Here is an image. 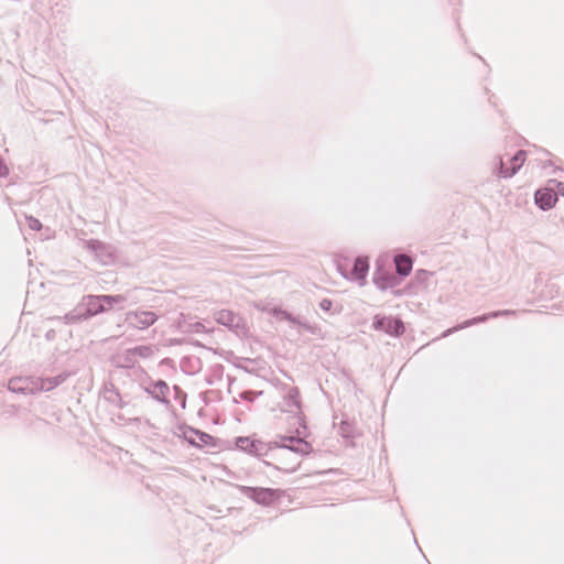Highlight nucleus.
<instances>
[{
    "instance_id": "nucleus-14",
    "label": "nucleus",
    "mask_w": 564,
    "mask_h": 564,
    "mask_svg": "<svg viewBox=\"0 0 564 564\" xmlns=\"http://www.w3.org/2000/svg\"><path fill=\"white\" fill-rule=\"evenodd\" d=\"M215 318L217 323L229 328H238L241 322V318L238 315L228 310H221L217 312Z\"/></svg>"
},
{
    "instance_id": "nucleus-23",
    "label": "nucleus",
    "mask_w": 564,
    "mask_h": 564,
    "mask_svg": "<svg viewBox=\"0 0 564 564\" xmlns=\"http://www.w3.org/2000/svg\"><path fill=\"white\" fill-rule=\"evenodd\" d=\"M26 220H28L29 227L32 230H36L37 231V230H40L42 228V224H41V221L39 219L30 216V217L26 218Z\"/></svg>"
},
{
    "instance_id": "nucleus-21",
    "label": "nucleus",
    "mask_w": 564,
    "mask_h": 564,
    "mask_svg": "<svg viewBox=\"0 0 564 564\" xmlns=\"http://www.w3.org/2000/svg\"><path fill=\"white\" fill-rule=\"evenodd\" d=\"M63 319H64L65 324H76L82 321H86V317L83 313L80 305H78L74 311L67 313L63 317Z\"/></svg>"
},
{
    "instance_id": "nucleus-15",
    "label": "nucleus",
    "mask_w": 564,
    "mask_h": 564,
    "mask_svg": "<svg viewBox=\"0 0 564 564\" xmlns=\"http://www.w3.org/2000/svg\"><path fill=\"white\" fill-rule=\"evenodd\" d=\"M184 437L186 441H188L192 445L195 446H203L205 444H208L212 440V436L205 432L195 430L189 427L186 432H184Z\"/></svg>"
},
{
    "instance_id": "nucleus-3",
    "label": "nucleus",
    "mask_w": 564,
    "mask_h": 564,
    "mask_svg": "<svg viewBox=\"0 0 564 564\" xmlns=\"http://www.w3.org/2000/svg\"><path fill=\"white\" fill-rule=\"evenodd\" d=\"M85 247L87 250L94 253L102 264L107 265L115 261L113 248L109 245H106L99 240L90 239L85 241Z\"/></svg>"
},
{
    "instance_id": "nucleus-19",
    "label": "nucleus",
    "mask_w": 564,
    "mask_h": 564,
    "mask_svg": "<svg viewBox=\"0 0 564 564\" xmlns=\"http://www.w3.org/2000/svg\"><path fill=\"white\" fill-rule=\"evenodd\" d=\"M397 273L401 276H408L412 270V260L405 254H397L394 257Z\"/></svg>"
},
{
    "instance_id": "nucleus-10",
    "label": "nucleus",
    "mask_w": 564,
    "mask_h": 564,
    "mask_svg": "<svg viewBox=\"0 0 564 564\" xmlns=\"http://www.w3.org/2000/svg\"><path fill=\"white\" fill-rule=\"evenodd\" d=\"M534 199L536 205L543 210L552 208L557 200L555 189L552 186L538 189Z\"/></svg>"
},
{
    "instance_id": "nucleus-13",
    "label": "nucleus",
    "mask_w": 564,
    "mask_h": 564,
    "mask_svg": "<svg viewBox=\"0 0 564 564\" xmlns=\"http://www.w3.org/2000/svg\"><path fill=\"white\" fill-rule=\"evenodd\" d=\"M145 391L149 394H151L153 399L158 400L161 403L167 404L170 402L167 399V395L170 393V387L163 380L156 381L151 387L147 388Z\"/></svg>"
},
{
    "instance_id": "nucleus-8",
    "label": "nucleus",
    "mask_w": 564,
    "mask_h": 564,
    "mask_svg": "<svg viewBox=\"0 0 564 564\" xmlns=\"http://www.w3.org/2000/svg\"><path fill=\"white\" fill-rule=\"evenodd\" d=\"M239 490L257 503L269 505L273 500V490L261 487L239 486Z\"/></svg>"
},
{
    "instance_id": "nucleus-12",
    "label": "nucleus",
    "mask_w": 564,
    "mask_h": 564,
    "mask_svg": "<svg viewBox=\"0 0 564 564\" xmlns=\"http://www.w3.org/2000/svg\"><path fill=\"white\" fill-rule=\"evenodd\" d=\"M272 313L279 319L289 321L291 324L297 325L301 328L310 332L311 334H315L316 333V327L315 326H312L306 321H304V319H302L300 317L293 316L288 311H284V310H281V308H274Z\"/></svg>"
},
{
    "instance_id": "nucleus-6",
    "label": "nucleus",
    "mask_w": 564,
    "mask_h": 564,
    "mask_svg": "<svg viewBox=\"0 0 564 564\" xmlns=\"http://www.w3.org/2000/svg\"><path fill=\"white\" fill-rule=\"evenodd\" d=\"M8 389L15 393L34 394L39 391L37 380L30 377H15L9 380Z\"/></svg>"
},
{
    "instance_id": "nucleus-18",
    "label": "nucleus",
    "mask_w": 564,
    "mask_h": 564,
    "mask_svg": "<svg viewBox=\"0 0 564 564\" xmlns=\"http://www.w3.org/2000/svg\"><path fill=\"white\" fill-rule=\"evenodd\" d=\"M236 445L239 449L253 455H260V447H262V443L252 441L249 437H238Z\"/></svg>"
},
{
    "instance_id": "nucleus-2",
    "label": "nucleus",
    "mask_w": 564,
    "mask_h": 564,
    "mask_svg": "<svg viewBox=\"0 0 564 564\" xmlns=\"http://www.w3.org/2000/svg\"><path fill=\"white\" fill-rule=\"evenodd\" d=\"M126 323L137 329H145L158 321V315L151 311H130L126 313Z\"/></svg>"
},
{
    "instance_id": "nucleus-5",
    "label": "nucleus",
    "mask_w": 564,
    "mask_h": 564,
    "mask_svg": "<svg viewBox=\"0 0 564 564\" xmlns=\"http://www.w3.org/2000/svg\"><path fill=\"white\" fill-rule=\"evenodd\" d=\"M373 327L377 330H382L387 334L395 336H399L404 332V325L402 321L390 316H375Z\"/></svg>"
},
{
    "instance_id": "nucleus-26",
    "label": "nucleus",
    "mask_w": 564,
    "mask_h": 564,
    "mask_svg": "<svg viewBox=\"0 0 564 564\" xmlns=\"http://www.w3.org/2000/svg\"><path fill=\"white\" fill-rule=\"evenodd\" d=\"M262 392H254V391H243L240 397L245 400L253 401L257 394H261Z\"/></svg>"
},
{
    "instance_id": "nucleus-9",
    "label": "nucleus",
    "mask_w": 564,
    "mask_h": 564,
    "mask_svg": "<svg viewBox=\"0 0 564 564\" xmlns=\"http://www.w3.org/2000/svg\"><path fill=\"white\" fill-rule=\"evenodd\" d=\"M79 305L86 319L107 311L104 301H101V295L85 296Z\"/></svg>"
},
{
    "instance_id": "nucleus-4",
    "label": "nucleus",
    "mask_w": 564,
    "mask_h": 564,
    "mask_svg": "<svg viewBox=\"0 0 564 564\" xmlns=\"http://www.w3.org/2000/svg\"><path fill=\"white\" fill-rule=\"evenodd\" d=\"M514 314H516V311L502 310V311H495V312H491V313H488V314L476 316V317H473L470 319L465 321L462 324H458V325H456V326H454L452 328L446 329L442 334V337H447L451 334H453L455 332H458L460 329L467 328V327L476 325L478 323H484V322L488 321L489 318H495V317H499V316L514 315Z\"/></svg>"
},
{
    "instance_id": "nucleus-1",
    "label": "nucleus",
    "mask_w": 564,
    "mask_h": 564,
    "mask_svg": "<svg viewBox=\"0 0 564 564\" xmlns=\"http://www.w3.org/2000/svg\"><path fill=\"white\" fill-rule=\"evenodd\" d=\"M271 446V457L276 469L285 473H294L301 465V458L308 455L313 447L301 437L280 436V442L275 441Z\"/></svg>"
},
{
    "instance_id": "nucleus-28",
    "label": "nucleus",
    "mask_w": 564,
    "mask_h": 564,
    "mask_svg": "<svg viewBox=\"0 0 564 564\" xmlns=\"http://www.w3.org/2000/svg\"><path fill=\"white\" fill-rule=\"evenodd\" d=\"M338 269L341 271V273H343V275H344V276H347V275H346V273H344V271H343V267H341L340 264H338Z\"/></svg>"
},
{
    "instance_id": "nucleus-22",
    "label": "nucleus",
    "mask_w": 564,
    "mask_h": 564,
    "mask_svg": "<svg viewBox=\"0 0 564 564\" xmlns=\"http://www.w3.org/2000/svg\"><path fill=\"white\" fill-rule=\"evenodd\" d=\"M547 186H552V188L555 189L556 197L558 195L564 196V183L563 182H558L556 180H551L549 182Z\"/></svg>"
},
{
    "instance_id": "nucleus-24",
    "label": "nucleus",
    "mask_w": 564,
    "mask_h": 564,
    "mask_svg": "<svg viewBox=\"0 0 564 564\" xmlns=\"http://www.w3.org/2000/svg\"><path fill=\"white\" fill-rule=\"evenodd\" d=\"M134 352L141 357H148L151 355L152 349L148 346H139L134 348Z\"/></svg>"
},
{
    "instance_id": "nucleus-16",
    "label": "nucleus",
    "mask_w": 564,
    "mask_h": 564,
    "mask_svg": "<svg viewBox=\"0 0 564 564\" xmlns=\"http://www.w3.org/2000/svg\"><path fill=\"white\" fill-rule=\"evenodd\" d=\"M369 270V261L366 257H358L354 261V267L350 272V279L362 280L366 278Z\"/></svg>"
},
{
    "instance_id": "nucleus-11",
    "label": "nucleus",
    "mask_w": 564,
    "mask_h": 564,
    "mask_svg": "<svg viewBox=\"0 0 564 564\" xmlns=\"http://www.w3.org/2000/svg\"><path fill=\"white\" fill-rule=\"evenodd\" d=\"M300 392L297 388H290L286 394L283 398V401L281 403V410L284 412H290L293 414H297L301 411V403H300Z\"/></svg>"
},
{
    "instance_id": "nucleus-27",
    "label": "nucleus",
    "mask_w": 564,
    "mask_h": 564,
    "mask_svg": "<svg viewBox=\"0 0 564 564\" xmlns=\"http://www.w3.org/2000/svg\"><path fill=\"white\" fill-rule=\"evenodd\" d=\"M9 173L8 166L4 164L3 161H0V176H7Z\"/></svg>"
},
{
    "instance_id": "nucleus-25",
    "label": "nucleus",
    "mask_w": 564,
    "mask_h": 564,
    "mask_svg": "<svg viewBox=\"0 0 564 564\" xmlns=\"http://www.w3.org/2000/svg\"><path fill=\"white\" fill-rule=\"evenodd\" d=\"M332 306H333V302L328 299H323L321 302H319V307L325 311V312H329L332 310Z\"/></svg>"
},
{
    "instance_id": "nucleus-17",
    "label": "nucleus",
    "mask_w": 564,
    "mask_h": 564,
    "mask_svg": "<svg viewBox=\"0 0 564 564\" xmlns=\"http://www.w3.org/2000/svg\"><path fill=\"white\" fill-rule=\"evenodd\" d=\"M67 378V375L61 373L55 377L45 378V379H36L39 391H51L54 388L62 384Z\"/></svg>"
},
{
    "instance_id": "nucleus-20",
    "label": "nucleus",
    "mask_w": 564,
    "mask_h": 564,
    "mask_svg": "<svg viewBox=\"0 0 564 564\" xmlns=\"http://www.w3.org/2000/svg\"><path fill=\"white\" fill-rule=\"evenodd\" d=\"M130 292L126 294H117V295H101V301H104L107 310L112 307L115 304H121L128 300Z\"/></svg>"
},
{
    "instance_id": "nucleus-7",
    "label": "nucleus",
    "mask_w": 564,
    "mask_h": 564,
    "mask_svg": "<svg viewBox=\"0 0 564 564\" xmlns=\"http://www.w3.org/2000/svg\"><path fill=\"white\" fill-rule=\"evenodd\" d=\"M525 161V151L520 150L518 151L511 159H510V166L507 167L502 161V159L499 160V166L497 174L500 177H512L517 174V172L521 169Z\"/></svg>"
}]
</instances>
